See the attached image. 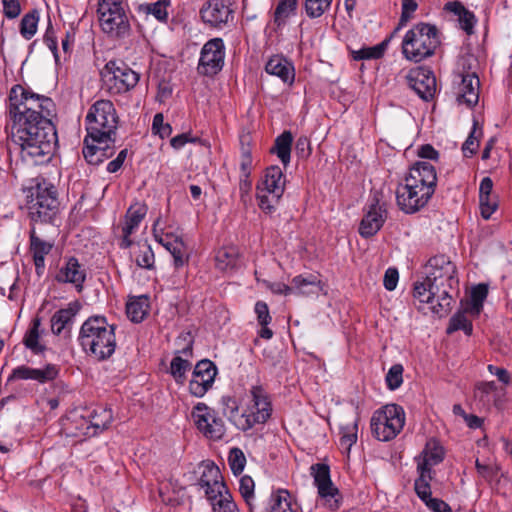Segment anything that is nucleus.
I'll return each mask as SVG.
<instances>
[{
    "instance_id": "nucleus-1",
    "label": "nucleus",
    "mask_w": 512,
    "mask_h": 512,
    "mask_svg": "<svg viewBox=\"0 0 512 512\" xmlns=\"http://www.w3.org/2000/svg\"><path fill=\"white\" fill-rule=\"evenodd\" d=\"M7 111L11 121L8 152L11 153L14 144L25 161L36 165L49 161L57 143V132L52 123L53 100L17 84L10 89Z\"/></svg>"
},
{
    "instance_id": "nucleus-2",
    "label": "nucleus",
    "mask_w": 512,
    "mask_h": 512,
    "mask_svg": "<svg viewBox=\"0 0 512 512\" xmlns=\"http://www.w3.org/2000/svg\"><path fill=\"white\" fill-rule=\"evenodd\" d=\"M78 340L89 356L98 361L107 360L116 349L115 326L104 316H91L83 322Z\"/></svg>"
},
{
    "instance_id": "nucleus-3",
    "label": "nucleus",
    "mask_w": 512,
    "mask_h": 512,
    "mask_svg": "<svg viewBox=\"0 0 512 512\" xmlns=\"http://www.w3.org/2000/svg\"><path fill=\"white\" fill-rule=\"evenodd\" d=\"M118 123L119 117L114 104L106 99L97 100L86 116V142H114Z\"/></svg>"
},
{
    "instance_id": "nucleus-4",
    "label": "nucleus",
    "mask_w": 512,
    "mask_h": 512,
    "mask_svg": "<svg viewBox=\"0 0 512 512\" xmlns=\"http://www.w3.org/2000/svg\"><path fill=\"white\" fill-rule=\"evenodd\" d=\"M440 43L435 25L418 23L406 32L402 41V54L407 60L418 63L434 55Z\"/></svg>"
},
{
    "instance_id": "nucleus-5",
    "label": "nucleus",
    "mask_w": 512,
    "mask_h": 512,
    "mask_svg": "<svg viewBox=\"0 0 512 512\" xmlns=\"http://www.w3.org/2000/svg\"><path fill=\"white\" fill-rule=\"evenodd\" d=\"M28 210L33 222H50L58 211L57 190L45 180L29 190Z\"/></svg>"
},
{
    "instance_id": "nucleus-6",
    "label": "nucleus",
    "mask_w": 512,
    "mask_h": 512,
    "mask_svg": "<svg viewBox=\"0 0 512 512\" xmlns=\"http://www.w3.org/2000/svg\"><path fill=\"white\" fill-rule=\"evenodd\" d=\"M405 424L404 409L397 404H387L374 412L371 418V430L380 441L394 439Z\"/></svg>"
},
{
    "instance_id": "nucleus-7",
    "label": "nucleus",
    "mask_w": 512,
    "mask_h": 512,
    "mask_svg": "<svg viewBox=\"0 0 512 512\" xmlns=\"http://www.w3.org/2000/svg\"><path fill=\"white\" fill-rule=\"evenodd\" d=\"M285 189V177L279 166L268 167L256 186V197L261 210L272 213Z\"/></svg>"
},
{
    "instance_id": "nucleus-8",
    "label": "nucleus",
    "mask_w": 512,
    "mask_h": 512,
    "mask_svg": "<svg viewBox=\"0 0 512 512\" xmlns=\"http://www.w3.org/2000/svg\"><path fill=\"white\" fill-rule=\"evenodd\" d=\"M99 22L102 30L121 37L129 31V21L121 0H101L98 4Z\"/></svg>"
},
{
    "instance_id": "nucleus-9",
    "label": "nucleus",
    "mask_w": 512,
    "mask_h": 512,
    "mask_svg": "<svg viewBox=\"0 0 512 512\" xmlns=\"http://www.w3.org/2000/svg\"><path fill=\"white\" fill-rule=\"evenodd\" d=\"M427 276L430 285H434L439 290L448 291L458 286L456 277V267L445 255L432 257L427 265Z\"/></svg>"
},
{
    "instance_id": "nucleus-10",
    "label": "nucleus",
    "mask_w": 512,
    "mask_h": 512,
    "mask_svg": "<svg viewBox=\"0 0 512 512\" xmlns=\"http://www.w3.org/2000/svg\"><path fill=\"white\" fill-rule=\"evenodd\" d=\"M433 194L434 190L410 183L409 178L406 177L404 183L397 187V204L405 213H415L428 203Z\"/></svg>"
},
{
    "instance_id": "nucleus-11",
    "label": "nucleus",
    "mask_w": 512,
    "mask_h": 512,
    "mask_svg": "<svg viewBox=\"0 0 512 512\" xmlns=\"http://www.w3.org/2000/svg\"><path fill=\"white\" fill-rule=\"evenodd\" d=\"M192 418L197 429L211 440H220L226 433L224 421L205 403H198L192 410Z\"/></svg>"
},
{
    "instance_id": "nucleus-12",
    "label": "nucleus",
    "mask_w": 512,
    "mask_h": 512,
    "mask_svg": "<svg viewBox=\"0 0 512 512\" xmlns=\"http://www.w3.org/2000/svg\"><path fill=\"white\" fill-rule=\"evenodd\" d=\"M413 295L420 303L430 304L432 311L441 315L449 311L453 301L449 291L439 290L434 285H430L427 278L415 283Z\"/></svg>"
},
{
    "instance_id": "nucleus-13",
    "label": "nucleus",
    "mask_w": 512,
    "mask_h": 512,
    "mask_svg": "<svg viewBox=\"0 0 512 512\" xmlns=\"http://www.w3.org/2000/svg\"><path fill=\"white\" fill-rule=\"evenodd\" d=\"M225 46L221 38H213L202 47L198 72L204 75L217 74L224 65Z\"/></svg>"
},
{
    "instance_id": "nucleus-14",
    "label": "nucleus",
    "mask_w": 512,
    "mask_h": 512,
    "mask_svg": "<svg viewBox=\"0 0 512 512\" xmlns=\"http://www.w3.org/2000/svg\"><path fill=\"white\" fill-rule=\"evenodd\" d=\"M201 19L210 27L221 29L234 19L232 0H209L200 9Z\"/></svg>"
},
{
    "instance_id": "nucleus-15",
    "label": "nucleus",
    "mask_w": 512,
    "mask_h": 512,
    "mask_svg": "<svg viewBox=\"0 0 512 512\" xmlns=\"http://www.w3.org/2000/svg\"><path fill=\"white\" fill-rule=\"evenodd\" d=\"M250 402L245 409L250 429L256 424L265 423L271 416L272 407L268 394L261 386H253L249 393Z\"/></svg>"
},
{
    "instance_id": "nucleus-16",
    "label": "nucleus",
    "mask_w": 512,
    "mask_h": 512,
    "mask_svg": "<svg viewBox=\"0 0 512 512\" xmlns=\"http://www.w3.org/2000/svg\"><path fill=\"white\" fill-rule=\"evenodd\" d=\"M250 402L245 409L250 429L256 424L265 423L271 416L272 407L268 394L261 386H253L249 393Z\"/></svg>"
},
{
    "instance_id": "nucleus-17",
    "label": "nucleus",
    "mask_w": 512,
    "mask_h": 512,
    "mask_svg": "<svg viewBox=\"0 0 512 512\" xmlns=\"http://www.w3.org/2000/svg\"><path fill=\"white\" fill-rule=\"evenodd\" d=\"M216 375L217 368L212 361L208 359L199 361L192 372L189 383L190 393L195 397H203L212 387Z\"/></svg>"
},
{
    "instance_id": "nucleus-18",
    "label": "nucleus",
    "mask_w": 512,
    "mask_h": 512,
    "mask_svg": "<svg viewBox=\"0 0 512 512\" xmlns=\"http://www.w3.org/2000/svg\"><path fill=\"white\" fill-rule=\"evenodd\" d=\"M386 218L387 210L385 204L380 203L377 198H374L360 222V235L365 238L372 237L382 228Z\"/></svg>"
},
{
    "instance_id": "nucleus-19",
    "label": "nucleus",
    "mask_w": 512,
    "mask_h": 512,
    "mask_svg": "<svg viewBox=\"0 0 512 512\" xmlns=\"http://www.w3.org/2000/svg\"><path fill=\"white\" fill-rule=\"evenodd\" d=\"M409 86L423 100H430L436 92V78L433 72L424 67H418L409 72L407 76Z\"/></svg>"
},
{
    "instance_id": "nucleus-20",
    "label": "nucleus",
    "mask_w": 512,
    "mask_h": 512,
    "mask_svg": "<svg viewBox=\"0 0 512 512\" xmlns=\"http://www.w3.org/2000/svg\"><path fill=\"white\" fill-rule=\"evenodd\" d=\"M201 474L198 480L199 487L206 498L212 496L215 499L217 491L227 488L220 469L213 462H203L200 466Z\"/></svg>"
},
{
    "instance_id": "nucleus-21",
    "label": "nucleus",
    "mask_w": 512,
    "mask_h": 512,
    "mask_svg": "<svg viewBox=\"0 0 512 512\" xmlns=\"http://www.w3.org/2000/svg\"><path fill=\"white\" fill-rule=\"evenodd\" d=\"M86 269L75 257H70L58 270L55 279L59 283L71 284L77 290L82 292L86 280Z\"/></svg>"
},
{
    "instance_id": "nucleus-22",
    "label": "nucleus",
    "mask_w": 512,
    "mask_h": 512,
    "mask_svg": "<svg viewBox=\"0 0 512 512\" xmlns=\"http://www.w3.org/2000/svg\"><path fill=\"white\" fill-rule=\"evenodd\" d=\"M105 68L112 75L110 80H114L117 92L129 91L139 82L140 75L123 63L117 65L110 61Z\"/></svg>"
},
{
    "instance_id": "nucleus-23",
    "label": "nucleus",
    "mask_w": 512,
    "mask_h": 512,
    "mask_svg": "<svg viewBox=\"0 0 512 512\" xmlns=\"http://www.w3.org/2000/svg\"><path fill=\"white\" fill-rule=\"evenodd\" d=\"M57 375L58 369L55 365L50 364L41 369L21 365L12 370L8 381L35 380L39 383H46L54 380Z\"/></svg>"
},
{
    "instance_id": "nucleus-24",
    "label": "nucleus",
    "mask_w": 512,
    "mask_h": 512,
    "mask_svg": "<svg viewBox=\"0 0 512 512\" xmlns=\"http://www.w3.org/2000/svg\"><path fill=\"white\" fill-rule=\"evenodd\" d=\"M146 213L147 206L144 203L136 202L129 207L122 227L123 237L120 243L122 248H128L131 246L132 240L130 239V236L137 230Z\"/></svg>"
},
{
    "instance_id": "nucleus-25",
    "label": "nucleus",
    "mask_w": 512,
    "mask_h": 512,
    "mask_svg": "<svg viewBox=\"0 0 512 512\" xmlns=\"http://www.w3.org/2000/svg\"><path fill=\"white\" fill-rule=\"evenodd\" d=\"M479 89L480 81L476 74L462 75L456 90L457 101L468 107L476 105L479 100Z\"/></svg>"
},
{
    "instance_id": "nucleus-26",
    "label": "nucleus",
    "mask_w": 512,
    "mask_h": 512,
    "mask_svg": "<svg viewBox=\"0 0 512 512\" xmlns=\"http://www.w3.org/2000/svg\"><path fill=\"white\" fill-rule=\"evenodd\" d=\"M410 183H416L421 187L434 190L437 184V175L434 166L426 161H418L411 168L406 176Z\"/></svg>"
},
{
    "instance_id": "nucleus-27",
    "label": "nucleus",
    "mask_w": 512,
    "mask_h": 512,
    "mask_svg": "<svg viewBox=\"0 0 512 512\" xmlns=\"http://www.w3.org/2000/svg\"><path fill=\"white\" fill-rule=\"evenodd\" d=\"M156 240L171 253L176 267L188 261V249L182 238L173 234L155 235Z\"/></svg>"
},
{
    "instance_id": "nucleus-28",
    "label": "nucleus",
    "mask_w": 512,
    "mask_h": 512,
    "mask_svg": "<svg viewBox=\"0 0 512 512\" xmlns=\"http://www.w3.org/2000/svg\"><path fill=\"white\" fill-rule=\"evenodd\" d=\"M64 432L71 437H92L95 432L92 431L88 416L83 410L81 413L73 412L64 424Z\"/></svg>"
},
{
    "instance_id": "nucleus-29",
    "label": "nucleus",
    "mask_w": 512,
    "mask_h": 512,
    "mask_svg": "<svg viewBox=\"0 0 512 512\" xmlns=\"http://www.w3.org/2000/svg\"><path fill=\"white\" fill-rule=\"evenodd\" d=\"M53 243L40 238L32 228L30 231V251L33 255V261L37 275H42L45 268V257L51 252Z\"/></svg>"
},
{
    "instance_id": "nucleus-30",
    "label": "nucleus",
    "mask_w": 512,
    "mask_h": 512,
    "mask_svg": "<svg viewBox=\"0 0 512 512\" xmlns=\"http://www.w3.org/2000/svg\"><path fill=\"white\" fill-rule=\"evenodd\" d=\"M220 403L223 415L231 424L241 431L250 430V422L245 417V410L242 413L239 412L237 399L231 396H223Z\"/></svg>"
},
{
    "instance_id": "nucleus-31",
    "label": "nucleus",
    "mask_w": 512,
    "mask_h": 512,
    "mask_svg": "<svg viewBox=\"0 0 512 512\" xmlns=\"http://www.w3.org/2000/svg\"><path fill=\"white\" fill-rule=\"evenodd\" d=\"M265 70L268 74L279 77L284 83L291 85L294 82V66L281 56L271 57L266 63Z\"/></svg>"
},
{
    "instance_id": "nucleus-32",
    "label": "nucleus",
    "mask_w": 512,
    "mask_h": 512,
    "mask_svg": "<svg viewBox=\"0 0 512 512\" xmlns=\"http://www.w3.org/2000/svg\"><path fill=\"white\" fill-rule=\"evenodd\" d=\"M443 455V449L436 441H428L418 459L417 471L427 470L428 473H432V467L443 460Z\"/></svg>"
},
{
    "instance_id": "nucleus-33",
    "label": "nucleus",
    "mask_w": 512,
    "mask_h": 512,
    "mask_svg": "<svg viewBox=\"0 0 512 512\" xmlns=\"http://www.w3.org/2000/svg\"><path fill=\"white\" fill-rule=\"evenodd\" d=\"M314 482L318 488V493L321 497L334 496L337 489L334 487L330 479L329 467L325 464H315L311 466Z\"/></svg>"
},
{
    "instance_id": "nucleus-34",
    "label": "nucleus",
    "mask_w": 512,
    "mask_h": 512,
    "mask_svg": "<svg viewBox=\"0 0 512 512\" xmlns=\"http://www.w3.org/2000/svg\"><path fill=\"white\" fill-rule=\"evenodd\" d=\"M84 410L88 416L92 431L95 432V436L103 430L107 429L113 420V413L111 408L97 406L94 409Z\"/></svg>"
},
{
    "instance_id": "nucleus-35",
    "label": "nucleus",
    "mask_w": 512,
    "mask_h": 512,
    "mask_svg": "<svg viewBox=\"0 0 512 512\" xmlns=\"http://www.w3.org/2000/svg\"><path fill=\"white\" fill-rule=\"evenodd\" d=\"M149 308L148 296L132 297L126 304V314L132 322L140 323L147 316Z\"/></svg>"
},
{
    "instance_id": "nucleus-36",
    "label": "nucleus",
    "mask_w": 512,
    "mask_h": 512,
    "mask_svg": "<svg viewBox=\"0 0 512 512\" xmlns=\"http://www.w3.org/2000/svg\"><path fill=\"white\" fill-rule=\"evenodd\" d=\"M18 280V270L11 266L0 267V294L5 295L9 291L8 298L15 299Z\"/></svg>"
},
{
    "instance_id": "nucleus-37",
    "label": "nucleus",
    "mask_w": 512,
    "mask_h": 512,
    "mask_svg": "<svg viewBox=\"0 0 512 512\" xmlns=\"http://www.w3.org/2000/svg\"><path fill=\"white\" fill-rule=\"evenodd\" d=\"M216 267L229 272L236 269L239 265V254L235 247H224L218 250L216 257Z\"/></svg>"
},
{
    "instance_id": "nucleus-38",
    "label": "nucleus",
    "mask_w": 512,
    "mask_h": 512,
    "mask_svg": "<svg viewBox=\"0 0 512 512\" xmlns=\"http://www.w3.org/2000/svg\"><path fill=\"white\" fill-rule=\"evenodd\" d=\"M293 136L290 131H284L276 139L271 152L275 153L282 164L287 167L290 163L291 146Z\"/></svg>"
},
{
    "instance_id": "nucleus-39",
    "label": "nucleus",
    "mask_w": 512,
    "mask_h": 512,
    "mask_svg": "<svg viewBox=\"0 0 512 512\" xmlns=\"http://www.w3.org/2000/svg\"><path fill=\"white\" fill-rule=\"evenodd\" d=\"M212 506L213 512H240L228 488L217 491L215 499L206 498Z\"/></svg>"
},
{
    "instance_id": "nucleus-40",
    "label": "nucleus",
    "mask_w": 512,
    "mask_h": 512,
    "mask_svg": "<svg viewBox=\"0 0 512 512\" xmlns=\"http://www.w3.org/2000/svg\"><path fill=\"white\" fill-rule=\"evenodd\" d=\"M293 291L296 290L302 295H314L320 291V281L316 276L309 275L304 277L302 275L296 276L292 280Z\"/></svg>"
},
{
    "instance_id": "nucleus-41",
    "label": "nucleus",
    "mask_w": 512,
    "mask_h": 512,
    "mask_svg": "<svg viewBox=\"0 0 512 512\" xmlns=\"http://www.w3.org/2000/svg\"><path fill=\"white\" fill-rule=\"evenodd\" d=\"M168 2L166 0H158L154 3L140 4L137 7L139 17H148L152 15L159 21H165L168 17L167 12Z\"/></svg>"
},
{
    "instance_id": "nucleus-42",
    "label": "nucleus",
    "mask_w": 512,
    "mask_h": 512,
    "mask_svg": "<svg viewBox=\"0 0 512 512\" xmlns=\"http://www.w3.org/2000/svg\"><path fill=\"white\" fill-rule=\"evenodd\" d=\"M75 315L76 310L71 307L58 310L51 318L52 332L56 335L61 334L62 331L71 326Z\"/></svg>"
},
{
    "instance_id": "nucleus-43",
    "label": "nucleus",
    "mask_w": 512,
    "mask_h": 512,
    "mask_svg": "<svg viewBox=\"0 0 512 512\" xmlns=\"http://www.w3.org/2000/svg\"><path fill=\"white\" fill-rule=\"evenodd\" d=\"M108 146L106 144H99L98 142H86L84 139L83 155L86 161L93 165H98L103 162L106 157L105 149Z\"/></svg>"
},
{
    "instance_id": "nucleus-44",
    "label": "nucleus",
    "mask_w": 512,
    "mask_h": 512,
    "mask_svg": "<svg viewBox=\"0 0 512 512\" xmlns=\"http://www.w3.org/2000/svg\"><path fill=\"white\" fill-rule=\"evenodd\" d=\"M38 22L39 12L36 9L26 13L20 22L19 32L21 36L26 40L32 39L37 32Z\"/></svg>"
},
{
    "instance_id": "nucleus-45",
    "label": "nucleus",
    "mask_w": 512,
    "mask_h": 512,
    "mask_svg": "<svg viewBox=\"0 0 512 512\" xmlns=\"http://www.w3.org/2000/svg\"><path fill=\"white\" fill-rule=\"evenodd\" d=\"M388 43L389 39H386L373 47H362L359 50H352L351 55L354 60L379 59L383 56Z\"/></svg>"
},
{
    "instance_id": "nucleus-46",
    "label": "nucleus",
    "mask_w": 512,
    "mask_h": 512,
    "mask_svg": "<svg viewBox=\"0 0 512 512\" xmlns=\"http://www.w3.org/2000/svg\"><path fill=\"white\" fill-rule=\"evenodd\" d=\"M41 321L39 318H35L32 322V326L26 332L24 336V344L27 348L32 350L34 353H39L44 350V347L40 344V333L39 328Z\"/></svg>"
},
{
    "instance_id": "nucleus-47",
    "label": "nucleus",
    "mask_w": 512,
    "mask_h": 512,
    "mask_svg": "<svg viewBox=\"0 0 512 512\" xmlns=\"http://www.w3.org/2000/svg\"><path fill=\"white\" fill-rule=\"evenodd\" d=\"M191 369V363L187 359L176 355L170 363V373L177 383L182 384L186 378V373Z\"/></svg>"
},
{
    "instance_id": "nucleus-48",
    "label": "nucleus",
    "mask_w": 512,
    "mask_h": 512,
    "mask_svg": "<svg viewBox=\"0 0 512 512\" xmlns=\"http://www.w3.org/2000/svg\"><path fill=\"white\" fill-rule=\"evenodd\" d=\"M357 422L354 421L351 424H347L340 429V447L347 453L350 452L351 447L357 441Z\"/></svg>"
},
{
    "instance_id": "nucleus-49",
    "label": "nucleus",
    "mask_w": 512,
    "mask_h": 512,
    "mask_svg": "<svg viewBox=\"0 0 512 512\" xmlns=\"http://www.w3.org/2000/svg\"><path fill=\"white\" fill-rule=\"evenodd\" d=\"M418 472L419 477L415 480L414 487L418 497L424 502L431 497L432 473H428L427 470Z\"/></svg>"
},
{
    "instance_id": "nucleus-50",
    "label": "nucleus",
    "mask_w": 512,
    "mask_h": 512,
    "mask_svg": "<svg viewBox=\"0 0 512 512\" xmlns=\"http://www.w3.org/2000/svg\"><path fill=\"white\" fill-rule=\"evenodd\" d=\"M458 330H463L466 335L472 334V323L467 318L465 312H458L450 319L447 333L451 334Z\"/></svg>"
},
{
    "instance_id": "nucleus-51",
    "label": "nucleus",
    "mask_w": 512,
    "mask_h": 512,
    "mask_svg": "<svg viewBox=\"0 0 512 512\" xmlns=\"http://www.w3.org/2000/svg\"><path fill=\"white\" fill-rule=\"evenodd\" d=\"M297 7V0H281L274 12V20L281 25L285 20L294 14Z\"/></svg>"
},
{
    "instance_id": "nucleus-52",
    "label": "nucleus",
    "mask_w": 512,
    "mask_h": 512,
    "mask_svg": "<svg viewBox=\"0 0 512 512\" xmlns=\"http://www.w3.org/2000/svg\"><path fill=\"white\" fill-rule=\"evenodd\" d=\"M228 464L235 476L240 475L246 465V457L244 452L238 447H233L230 449L228 455Z\"/></svg>"
},
{
    "instance_id": "nucleus-53",
    "label": "nucleus",
    "mask_w": 512,
    "mask_h": 512,
    "mask_svg": "<svg viewBox=\"0 0 512 512\" xmlns=\"http://www.w3.org/2000/svg\"><path fill=\"white\" fill-rule=\"evenodd\" d=\"M332 1L333 0H305V12L309 18H318L330 8Z\"/></svg>"
},
{
    "instance_id": "nucleus-54",
    "label": "nucleus",
    "mask_w": 512,
    "mask_h": 512,
    "mask_svg": "<svg viewBox=\"0 0 512 512\" xmlns=\"http://www.w3.org/2000/svg\"><path fill=\"white\" fill-rule=\"evenodd\" d=\"M487 293L488 290L484 284H479L474 287L471 291V302L467 310H469L472 314H479Z\"/></svg>"
},
{
    "instance_id": "nucleus-55",
    "label": "nucleus",
    "mask_w": 512,
    "mask_h": 512,
    "mask_svg": "<svg viewBox=\"0 0 512 512\" xmlns=\"http://www.w3.org/2000/svg\"><path fill=\"white\" fill-rule=\"evenodd\" d=\"M289 498L290 494L287 490H277L273 492L270 496L269 512H280L291 506Z\"/></svg>"
},
{
    "instance_id": "nucleus-56",
    "label": "nucleus",
    "mask_w": 512,
    "mask_h": 512,
    "mask_svg": "<svg viewBox=\"0 0 512 512\" xmlns=\"http://www.w3.org/2000/svg\"><path fill=\"white\" fill-rule=\"evenodd\" d=\"M136 264L145 269H152L154 266V253L151 247L147 244L139 246V253L135 258Z\"/></svg>"
},
{
    "instance_id": "nucleus-57",
    "label": "nucleus",
    "mask_w": 512,
    "mask_h": 512,
    "mask_svg": "<svg viewBox=\"0 0 512 512\" xmlns=\"http://www.w3.org/2000/svg\"><path fill=\"white\" fill-rule=\"evenodd\" d=\"M254 481L250 476H243L239 482V492L243 499L252 510V500L254 498Z\"/></svg>"
},
{
    "instance_id": "nucleus-58",
    "label": "nucleus",
    "mask_w": 512,
    "mask_h": 512,
    "mask_svg": "<svg viewBox=\"0 0 512 512\" xmlns=\"http://www.w3.org/2000/svg\"><path fill=\"white\" fill-rule=\"evenodd\" d=\"M403 367L400 364L393 365L387 375H386V383L389 389L395 390L399 388L403 382Z\"/></svg>"
},
{
    "instance_id": "nucleus-59",
    "label": "nucleus",
    "mask_w": 512,
    "mask_h": 512,
    "mask_svg": "<svg viewBox=\"0 0 512 512\" xmlns=\"http://www.w3.org/2000/svg\"><path fill=\"white\" fill-rule=\"evenodd\" d=\"M152 130L159 134L161 138L169 137L172 133V127L168 123H164V117L161 113H157L153 118Z\"/></svg>"
},
{
    "instance_id": "nucleus-60",
    "label": "nucleus",
    "mask_w": 512,
    "mask_h": 512,
    "mask_svg": "<svg viewBox=\"0 0 512 512\" xmlns=\"http://www.w3.org/2000/svg\"><path fill=\"white\" fill-rule=\"evenodd\" d=\"M417 7L418 4L415 0H402V13L399 27H397L395 31L399 30L401 26L406 25V23L411 19L412 14L416 11Z\"/></svg>"
},
{
    "instance_id": "nucleus-61",
    "label": "nucleus",
    "mask_w": 512,
    "mask_h": 512,
    "mask_svg": "<svg viewBox=\"0 0 512 512\" xmlns=\"http://www.w3.org/2000/svg\"><path fill=\"white\" fill-rule=\"evenodd\" d=\"M476 468L478 473L487 481H492L498 476V467L494 464H484L476 460Z\"/></svg>"
},
{
    "instance_id": "nucleus-62",
    "label": "nucleus",
    "mask_w": 512,
    "mask_h": 512,
    "mask_svg": "<svg viewBox=\"0 0 512 512\" xmlns=\"http://www.w3.org/2000/svg\"><path fill=\"white\" fill-rule=\"evenodd\" d=\"M3 14L8 19H15L21 13L19 0H2Z\"/></svg>"
},
{
    "instance_id": "nucleus-63",
    "label": "nucleus",
    "mask_w": 512,
    "mask_h": 512,
    "mask_svg": "<svg viewBox=\"0 0 512 512\" xmlns=\"http://www.w3.org/2000/svg\"><path fill=\"white\" fill-rule=\"evenodd\" d=\"M476 134H477V130H476V128H474L471 131L468 138L466 139V141L462 145V151L466 157L472 156L477 151V149L479 147V140H478V137L476 136Z\"/></svg>"
},
{
    "instance_id": "nucleus-64",
    "label": "nucleus",
    "mask_w": 512,
    "mask_h": 512,
    "mask_svg": "<svg viewBox=\"0 0 512 512\" xmlns=\"http://www.w3.org/2000/svg\"><path fill=\"white\" fill-rule=\"evenodd\" d=\"M255 313L261 326L268 325L271 322L268 306L265 302L258 301L255 304Z\"/></svg>"
}]
</instances>
